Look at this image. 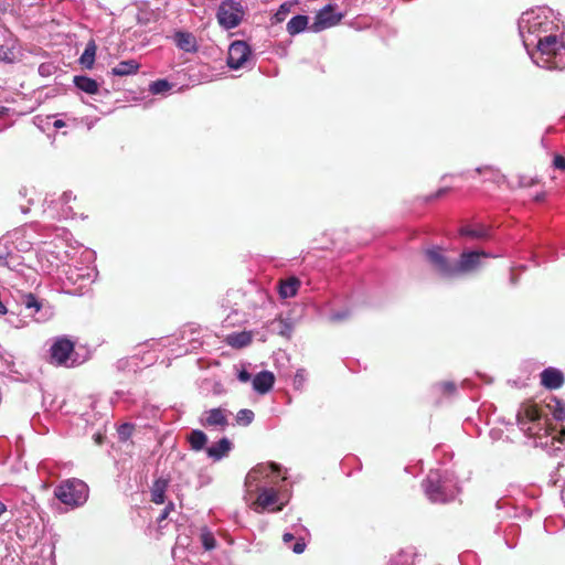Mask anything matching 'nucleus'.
<instances>
[{
	"label": "nucleus",
	"mask_w": 565,
	"mask_h": 565,
	"mask_svg": "<svg viewBox=\"0 0 565 565\" xmlns=\"http://www.w3.org/2000/svg\"><path fill=\"white\" fill-rule=\"evenodd\" d=\"M135 430V426L130 423L121 424L118 429V437L121 441H127Z\"/></svg>",
	"instance_id": "2f4dec72"
},
{
	"label": "nucleus",
	"mask_w": 565,
	"mask_h": 565,
	"mask_svg": "<svg viewBox=\"0 0 565 565\" xmlns=\"http://www.w3.org/2000/svg\"><path fill=\"white\" fill-rule=\"evenodd\" d=\"M95 440H96L97 444H102L103 443V436L102 435H97Z\"/></svg>",
	"instance_id": "49530a36"
},
{
	"label": "nucleus",
	"mask_w": 565,
	"mask_h": 565,
	"mask_svg": "<svg viewBox=\"0 0 565 565\" xmlns=\"http://www.w3.org/2000/svg\"><path fill=\"white\" fill-rule=\"evenodd\" d=\"M542 418V412L537 404L532 401H525L521 404L516 413L518 425L526 433L529 437L539 436V431H533L530 423H536Z\"/></svg>",
	"instance_id": "7ed1b4c3"
},
{
	"label": "nucleus",
	"mask_w": 565,
	"mask_h": 565,
	"mask_svg": "<svg viewBox=\"0 0 565 565\" xmlns=\"http://www.w3.org/2000/svg\"><path fill=\"white\" fill-rule=\"evenodd\" d=\"M252 54L250 47L244 41H234L227 52V65L232 70H238L245 65Z\"/></svg>",
	"instance_id": "0eeeda50"
},
{
	"label": "nucleus",
	"mask_w": 565,
	"mask_h": 565,
	"mask_svg": "<svg viewBox=\"0 0 565 565\" xmlns=\"http://www.w3.org/2000/svg\"><path fill=\"white\" fill-rule=\"evenodd\" d=\"M565 46L557 35L551 34L541 38L536 45L533 61L541 67L548 70L565 68Z\"/></svg>",
	"instance_id": "f257e3e1"
},
{
	"label": "nucleus",
	"mask_w": 565,
	"mask_h": 565,
	"mask_svg": "<svg viewBox=\"0 0 565 565\" xmlns=\"http://www.w3.org/2000/svg\"><path fill=\"white\" fill-rule=\"evenodd\" d=\"M171 88V84L167 79H157L151 83L150 92L152 94H161Z\"/></svg>",
	"instance_id": "7c9ffc66"
},
{
	"label": "nucleus",
	"mask_w": 565,
	"mask_h": 565,
	"mask_svg": "<svg viewBox=\"0 0 565 565\" xmlns=\"http://www.w3.org/2000/svg\"><path fill=\"white\" fill-rule=\"evenodd\" d=\"M188 441L192 450L200 451L205 447L207 437L202 430L195 429L188 436Z\"/></svg>",
	"instance_id": "b1692460"
},
{
	"label": "nucleus",
	"mask_w": 565,
	"mask_h": 565,
	"mask_svg": "<svg viewBox=\"0 0 565 565\" xmlns=\"http://www.w3.org/2000/svg\"><path fill=\"white\" fill-rule=\"evenodd\" d=\"M21 302L26 309H33L34 312H39L42 309V302L32 292L23 294Z\"/></svg>",
	"instance_id": "cd10ccee"
},
{
	"label": "nucleus",
	"mask_w": 565,
	"mask_h": 565,
	"mask_svg": "<svg viewBox=\"0 0 565 565\" xmlns=\"http://www.w3.org/2000/svg\"><path fill=\"white\" fill-rule=\"evenodd\" d=\"M275 383V376L269 371H262L253 379V388L259 394L268 393Z\"/></svg>",
	"instance_id": "ddd939ff"
},
{
	"label": "nucleus",
	"mask_w": 565,
	"mask_h": 565,
	"mask_svg": "<svg viewBox=\"0 0 565 565\" xmlns=\"http://www.w3.org/2000/svg\"><path fill=\"white\" fill-rule=\"evenodd\" d=\"M268 467L270 468L271 472H279L280 471V466L278 463L270 462L268 465Z\"/></svg>",
	"instance_id": "37998d69"
},
{
	"label": "nucleus",
	"mask_w": 565,
	"mask_h": 565,
	"mask_svg": "<svg viewBox=\"0 0 565 565\" xmlns=\"http://www.w3.org/2000/svg\"><path fill=\"white\" fill-rule=\"evenodd\" d=\"M253 337L249 331L233 332L226 337L225 342L235 349H242L252 343Z\"/></svg>",
	"instance_id": "dca6fc26"
},
{
	"label": "nucleus",
	"mask_w": 565,
	"mask_h": 565,
	"mask_svg": "<svg viewBox=\"0 0 565 565\" xmlns=\"http://www.w3.org/2000/svg\"><path fill=\"white\" fill-rule=\"evenodd\" d=\"M237 377L241 382L246 383L250 380L252 376L245 369H243L239 371Z\"/></svg>",
	"instance_id": "ea45409f"
},
{
	"label": "nucleus",
	"mask_w": 565,
	"mask_h": 565,
	"mask_svg": "<svg viewBox=\"0 0 565 565\" xmlns=\"http://www.w3.org/2000/svg\"><path fill=\"white\" fill-rule=\"evenodd\" d=\"M483 252H467L460 255L456 264V276L463 275L476 270L480 265L481 257H486Z\"/></svg>",
	"instance_id": "1a4fd4ad"
},
{
	"label": "nucleus",
	"mask_w": 565,
	"mask_h": 565,
	"mask_svg": "<svg viewBox=\"0 0 565 565\" xmlns=\"http://www.w3.org/2000/svg\"><path fill=\"white\" fill-rule=\"evenodd\" d=\"M167 488L168 481L166 479H157L151 487V501L156 504L164 503Z\"/></svg>",
	"instance_id": "412c9836"
},
{
	"label": "nucleus",
	"mask_w": 565,
	"mask_h": 565,
	"mask_svg": "<svg viewBox=\"0 0 565 565\" xmlns=\"http://www.w3.org/2000/svg\"><path fill=\"white\" fill-rule=\"evenodd\" d=\"M300 286V281L296 277H290L286 280H281L279 284V295L281 298H290L294 297L298 288Z\"/></svg>",
	"instance_id": "4be33fe9"
},
{
	"label": "nucleus",
	"mask_w": 565,
	"mask_h": 565,
	"mask_svg": "<svg viewBox=\"0 0 565 565\" xmlns=\"http://www.w3.org/2000/svg\"><path fill=\"white\" fill-rule=\"evenodd\" d=\"M263 469L264 467L263 466H257L256 468H254L248 475H247V478H246V482L247 483H250L252 480H256L258 477L257 475L258 473H262L263 472Z\"/></svg>",
	"instance_id": "72a5a7b5"
},
{
	"label": "nucleus",
	"mask_w": 565,
	"mask_h": 565,
	"mask_svg": "<svg viewBox=\"0 0 565 565\" xmlns=\"http://www.w3.org/2000/svg\"><path fill=\"white\" fill-rule=\"evenodd\" d=\"M563 373L554 367H547L541 373V384L547 390H557L564 384Z\"/></svg>",
	"instance_id": "f8f14e48"
},
{
	"label": "nucleus",
	"mask_w": 565,
	"mask_h": 565,
	"mask_svg": "<svg viewBox=\"0 0 565 565\" xmlns=\"http://www.w3.org/2000/svg\"><path fill=\"white\" fill-rule=\"evenodd\" d=\"M459 233L462 236H468L473 239H487L490 236V230L483 225H467L461 227Z\"/></svg>",
	"instance_id": "aec40b11"
},
{
	"label": "nucleus",
	"mask_w": 565,
	"mask_h": 565,
	"mask_svg": "<svg viewBox=\"0 0 565 565\" xmlns=\"http://www.w3.org/2000/svg\"><path fill=\"white\" fill-rule=\"evenodd\" d=\"M425 493L433 503H444L447 497L437 475H429L424 481Z\"/></svg>",
	"instance_id": "9b49d317"
},
{
	"label": "nucleus",
	"mask_w": 565,
	"mask_h": 565,
	"mask_svg": "<svg viewBox=\"0 0 565 565\" xmlns=\"http://www.w3.org/2000/svg\"><path fill=\"white\" fill-rule=\"evenodd\" d=\"M76 198L73 196L72 192H64L61 196V200L63 203L67 204L71 202V200H75Z\"/></svg>",
	"instance_id": "a19ab883"
},
{
	"label": "nucleus",
	"mask_w": 565,
	"mask_h": 565,
	"mask_svg": "<svg viewBox=\"0 0 565 565\" xmlns=\"http://www.w3.org/2000/svg\"><path fill=\"white\" fill-rule=\"evenodd\" d=\"M95 55H96V45L94 42H89L82 56L79 57L81 64L86 68H92L95 62Z\"/></svg>",
	"instance_id": "bb28decb"
},
{
	"label": "nucleus",
	"mask_w": 565,
	"mask_h": 565,
	"mask_svg": "<svg viewBox=\"0 0 565 565\" xmlns=\"http://www.w3.org/2000/svg\"><path fill=\"white\" fill-rule=\"evenodd\" d=\"M546 407L552 412L556 420H565V404L557 397H551L550 402L546 403Z\"/></svg>",
	"instance_id": "a878e982"
},
{
	"label": "nucleus",
	"mask_w": 565,
	"mask_h": 565,
	"mask_svg": "<svg viewBox=\"0 0 565 565\" xmlns=\"http://www.w3.org/2000/svg\"><path fill=\"white\" fill-rule=\"evenodd\" d=\"M446 192H447V189H440L439 191H437V192H436L435 198H436V199H437V198H440V196H441L444 193H446Z\"/></svg>",
	"instance_id": "a18cd8bd"
},
{
	"label": "nucleus",
	"mask_w": 565,
	"mask_h": 565,
	"mask_svg": "<svg viewBox=\"0 0 565 565\" xmlns=\"http://www.w3.org/2000/svg\"><path fill=\"white\" fill-rule=\"evenodd\" d=\"M308 24L307 15H296L291 18V20L287 23V31L290 35L298 34L302 32Z\"/></svg>",
	"instance_id": "393cba45"
},
{
	"label": "nucleus",
	"mask_w": 565,
	"mask_h": 565,
	"mask_svg": "<svg viewBox=\"0 0 565 565\" xmlns=\"http://www.w3.org/2000/svg\"><path fill=\"white\" fill-rule=\"evenodd\" d=\"M305 383H306V370L300 369L295 374L294 385L296 388L300 390L303 387Z\"/></svg>",
	"instance_id": "473e14b6"
},
{
	"label": "nucleus",
	"mask_w": 565,
	"mask_h": 565,
	"mask_svg": "<svg viewBox=\"0 0 565 565\" xmlns=\"http://www.w3.org/2000/svg\"><path fill=\"white\" fill-rule=\"evenodd\" d=\"M341 19L342 14H337L333 6L328 4L317 13L312 28L320 31L335 25Z\"/></svg>",
	"instance_id": "9d476101"
},
{
	"label": "nucleus",
	"mask_w": 565,
	"mask_h": 565,
	"mask_svg": "<svg viewBox=\"0 0 565 565\" xmlns=\"http://www.w3.org/2000/svg\"><path fill=\"white\" fill-rule=\"evenodd\" d=\"M305 548H306V543L302 540L297 541L292 546V551L296 554H301L305 551Z\"/></svg>",
	"instance_id": "4c0bfd02"
},
{
	"label": "nucleus",
	"mask_w": 565,
	"mask_h": 565,
	"mask_svg": "<svg viewBox=\"0 0 565 565\" xmlns=\"http://www.w3.org/2000/svg\"><path fill=\"white\" fill-rule=\"evenodd\" d=\"M232 448V444L227 438L220 439L216 444L206 448V454L214 460L222 459Z\"/></svg>",
	"instance_id": "a211bd4d"
},
{
	"label": "nucleus",
	"mask_w": 565,
	"mask_h": 565,
	"mask_svg": "<svg viewBox=\"0 0 565 565\" xmlns=\"http://www.w3.org/2000/svg\"><path fill=\"white\" fill-rule=\"evenodd\" d=\"M553 166L556 169L565 170V157L556 154L553 160Z\"/></svg>",
	"instance_id": "c9c22d12"
},
{
	"label": "nucleus",
	"mask_w": 565,
	"mask_h": 565,
	"mask_svg": "<svg viewBox=\"0 0 565 565\" xmlns=\"http://www.w3.org/2000/svg\"><path fill=\"white\" fill-rule=\"evenodd\" d=\"M270 328L277 334L289 339L294 331V324L289 319L276 318L270 321Z\"/></svg>",
	"instance_id": "6ab92c4d"
},
{
	"label": "nucleus",
	"mask_w": 565,
	"mask_h": 565,
	"mask_svg": "<svg viewBox=\"0 0 565 565\" xmlns=\"http://www.w3.org/2000/svg\"><path fill=\"white\" fill-rule=\"evenodd\" d=\"M54 495L65 505L79 507L87 501L88 487L79 479H68L55 488Z\"/></svg>",
	"instance_id": "f03ea898"
},
{
	"label": "nucleus",
	"mask_w": 565,
	"mask_h": 565,
	"mask_svg": "<svg viewBox=\"0 0 565 565\" xmlns=\"http://www.w3.org/2000/svg\"><path fill=\"white\" fill-rule=\"evenodd\" d=\"M295 536L291 534V533H285L282 535V541L288 544L290 543L291 541H294Z\"/></svg>",
	"instance_id": "79ce46f5"
},
{
	"label": "nucleus",
	"mask_w": 565,
	"mask_h": 565,
	"mask_svg": "<svg viewBox=\"0 0 565 565\" xmlns=\"http://www.w3.org/2000/svg\"><path fill=\"white\" fill-rule=\"evenodd\" d=\"M563 434L565 435V431H563Z\"/></svg>",
	"instance_id": "09e8293b"
},
{
	"label": "nucleus",
	"mask_w": 565,
	"mask_h": 565,
	"mask_svg": "<svg viewBox=\"0 0 565 565\" xmlns=\"http://www.w3.org/2000/svg\"><path fill=\"white\" fill-rule=\"evenodd\" d=\"M542 199H543V195H542V196H541V195H537V196H536V200H537V201H540V200H542Z\"/></svg>",
	"instance_id": "de8ad7c7"
},
{
	"label": "nucleus",
	"mask_w": 565,
	"mask_h": 565,
	"mask_svg": "<svg viewBox=\"0 0 565 565\" xmlns=\"http://www.w3.org/2000/svg\"><path fill=\"white\" fill-rule=\"evenodd\" d=\"M205 418L202 420L203 426H220L222 428L228 425L225 412L221 408H212L207 411Z\"/></svg>",
	"instance_id": "2eb2a0df"
},
{
	"label": "nucleus",
	"mask_w": 565,
	"mask_h": 565,
	"mask_svg": "<svg viewBox=\"0 0 565 565\" xmlns=\"http://www.w3.org/2000/svg\"><path fill=\"white\" fill-rule=\"evenodd\" d=\"M278 502V492L273 488H264L260 490L256 501L253 503L254 510L257 512L269 510V511H281L282 504L274 507Z\"/></svg>",
	"instance_id": "6e6552de"
},
{
	"label": "nucleus",
	"mask_w": 565,
	"mask_h": 565,
	"mask_svg": "<svg viewBox=\"0 0 565 565\" xmlns=\"http://www.w3.org/2000/svg\"><path fill=\"white\" fill-rule=\"evenodd\" d=\"M53 126L57 129L60 128H63L65 126V122L62 120V119H56L54 122H53Z\"/></svg>",
	"instance_id": "c03bdc74"
},
{
	"label": "nucleus",
	"mask_w": 565,
	"mask_h": 565,
	"mask_svg": "<svg viewBox=\"0 0 565 565\" xmlns=\"http://www.w3.org/2000/svg\"><path fill=\"white\" fill-rule=\"evenodd\" d=\"M243 11L241 6L233 1H224L217 10L218 23L225 29H233L242 21Z\"/></svg>",
	"instance_id": "20e7f679"
},
{
	"label": "nucleus",
	"mask_w": 565,
	"mask_h": 565,
	"mask_svg": "<svg viewBox=\"0 0 565 565\" xmlns=\"http://www.w3.org/2000/svg\"><path fill=\"white\" fill-rule=\"evenodd\" d=\"M173 509H174L173 502H169V504L162 510L161 514L159 515L158 522L161 523L163 520H166Z\"/></svg>",
	"instance_id": "f704fd0d"
},
{
	"label": "nucleus",
	"mask_w": 565,
	"mask_h": 565,
	"mask_svg": "<svg viewBox=\"0 0 565 565\" xmlns=\"http://www.w3.org/2000/svg\"><path fill=\"white\" fill-rule=\"evenodd\" d=\"M440 387L446 394H452L456 391V385L452 382H444Z\"/></svg>",
	"instance_id": "e433bc0d"
},
{
	"label": "nucleus",
	"mask_w": 565,
	"mask_h": 565,
	"mask_svg": "<svg viewBox=\"0 0 565 565\" xmlns=\"http://www.w3.org/2000/svg\"><path fill=\"white\" fill-rule=\"evenodd\" d=\"M175 45L188 53L198 51V43L195 36L190 32L178 31L174 33Z\"/></svg>",
	"instance_id": "4468645a"
},
{
	"label": "nucleus",
	"mask_w": 565,
	"mask_h": 565,
	"mask_svg": "<svg viewBox=\"0 0 565 565\" xmlns=\"http://www.w3.org/2000/svg\"><path fill=\"white\" fill-rule=\"evenodd\" d=\"M140 68V64L136 60H126L119 62L115 67L111 68L114 76H128L136 74Z\"/></svg>",
	"instance_id": "f3484780"
},
{
	"label": "nucleus",
	"mask_w": 565,
	"mask_h": 565,
	"mask_svg": "<svg viewBox=\"0 0 565 565\" xmlns=\"http://www.w3.org/2000/svg\"><path fill=\"white\" fill-rule=\"evenodd\" d=\"M425 256L433 268L443 277L456 276V264H451L441 253L440 248H431L425 252Z\"/></svg>",
	"instance_id": "39448f33"
},
{
	"label": "nucleus",
	"mask_w": 565,
	"mask_h": 565,
	"mask_svg": "<svg viewBox=\"0 0 565 565\" xmlns=\"http://www.w3.org/2000/svg\"><path fill=\"white\" fill-rule=\"evenodd\" d=\"M200 540L205 551H212L216 547V540L213 533L206 529L202 530Z\"/></svg>",
	"instance_id": "c85d7f7f"
},
{
	"label": "nucleus",
	"mask_w": 565,
	"mask_h": 565,
	"mask_svg": "<svg viewBox=\"0 0 565 565\" xmlns=\"http://www.w3.org/2000/svg\"><path fill=\"white\" fill-rule=\"evenodd\" d=\"M74 342L66 338L57 339L51 347V363L57 366H70L67 363L74 353Z\"/></svg>",
	"instance_id": "423d86ee"
},
{
	"label": "nucleus",
	"mask_w": 565,
	"mask_h": 565,
	"mask_svg": "<svg viewBox=\"0 0 565 565\" xmlns=\"http://www.w3.org/2000/svg\"><path fill=\"white\" fill-rule=\"evenodd\" d=\"M74 84L78 89H81L87 94L94 95V94L98 93L99 85L95 79H93L90 77L75 76Z\"/></svg>",
	"instance_id": "5701e85b"
},
{
	"label": "nucleus",
	"mask_w": 565,
	"mask_h": 565,
	"mask_svg": "<svg viewBox=\"0 0 565 565\" xmlns=\"http://www.w3.org/2000/svg\"><path fill=\"white\" fill-rule=\"evenodd\" d=\"M254 420V413L250 409L244 408L236 414V423L241 426H248Z\"/></svg>",
	"instance_id": "c756f323"
},
{
	"label": "nucleus",
	"mask_w": 565,
	"mask_h": 565,
	"mask_svg": "<svg viewBox=\"0 0 565 565\" xmlns=\"http://www.w3.org/2000/svg\"><path fill=\"white\" fill-rule=\"evenodd\" d=\"M289 9L287 8V4L280 6L279 11L275 14L277 21H282L284 17L288 13Z\"/></svg>",
	"instance_id": "58836bf2"
}]
</instances>
